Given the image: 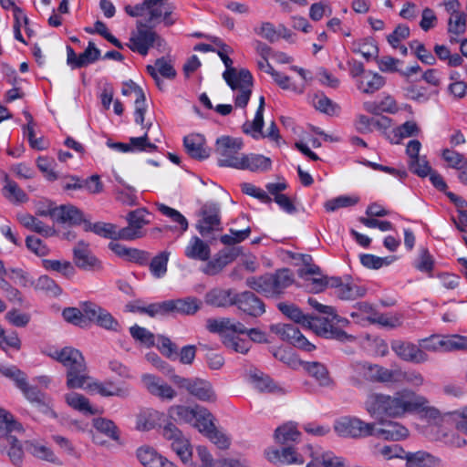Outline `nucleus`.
Returning <instances> with one entry per match:
<instances>
[{
  "mask_svg": "<svg viewBox=\"0 0 467 467\" xmlns=\"http://www.w3.org/2000/svg\"><path fill=\"white\" fill-rule=\"evenodd\" d=\"M109 248L118 256L140 265L146 264L149 258L146 252L135 248H129L116 242H110Z\"/></svg>",
  "mask_w": 467,
  "mask_h": 467,
  "instance_id": "30",
  "label": "nucleus"
},
{
  "mask_svg": "<svg viewBox=\"0 0 467 467\" xmlns=\"http://www.w3.org/2000/svg\"><path fill=\"white\" fill-rule=\"evenodd\" d=\"M152 123L150 122L146 125V131L140 137H131L130 139V152H154L158 147L150 142L149 137V130L151 128Z\"/></svg>",
  "mask_w": 467,
  "mask_h": 467,
  "instance_id": "37",
  "label": "nucleus"
},
{
  "mask_svg": "<svg viewBox=\"0 0 467 467\" xmlns=\"http://www.w3.org/2000/svg\"><path fill=\"white\" fill-rule=\"evenodd\" d=\"M425 404L419 408L415 411V413H420L423 418L428 420L430 422H433L435 424L446 422L451 419V413H446L442 415L438 409L430 406V402L427 398H425Z\"/></svg>",
  "mask_w": 467,
  "mask_h": 467,
  "instance_id": "46",
  "label": "nucleus"
},
{
  "mask_svg": "<svg viewBox=\"0 0 467 467\" xmlns=\"http://www.w3.org/2000/svg\"><path fill=\"white\" fill-rule=\"evenodd\" d=\"M145 10L149 15L146 20L149 25L153 24L161 17H163L166 26H171L174 23L171 18L174 6L169 3V0H143L140 5L125 6V12L132 17L143 16Z\"/></svg>",
  "mask_w": 467,
  "mask_h": 467,
  "instance_id": "5",
  "label": "nucleus"
},
{
  "mask_svg": "<svg viewBox=\"0 0 467 467\" xmlns=\"http://www.w3.org/2000/svg\"><path fill=\"white\" fill-rule=\"evenodd\" d=\"M62 316L67 322L80 327H87L89 324V320L85 312V303H83L81 309L77 307L65 308L62 312Z\"/></svg>",
  "mask_w": 467,
  "mask_h": 467,
  "instance_id": "43",
  "label": "nucleus"
},
{
  "mask_svg": "<svg viewBox=\"0 0 467 467\" xmlns=\"http://www.w3.org/2000/svg\"><path fill=\"white\" fill-rule=\"evenodd\" d=\"M47 213L52 220L60 223L80 224L84 220L82 212L70 204L54 206L48 203Z\"/></svg>",
  "mask_w": 467,
  "mask_h": 467,
  "instance_id": "18",
  "label": "nucleus"
},
{
  "mask_svg": "<svg viewBox=\"0 0 467 467\" xmlns=\"http://www.w3.org/2000/svg\"><path fill=\"white\" fill-rule=\"evenodd\" d=\"M404 382L413 387H420L424 383V378L420 372L414 369H391L390 383L400 384Z\"/></svg>",
  "mask_w": 467,
  "mask_h": 467,
  "instance_id": "33",
  "label": "nucleus"
},
{
  "mask_svg": "<svg viewBox=\"0 0 467 467\" xmlns=\"http://www.w3.org/2000/svg\"><path fill=\"white\" fill-rule=\"evenodd\" d=\"M201 406L189 407L184 405H174L171 406L168 412L171 418L175 420L184 423L192 424L196 415L198 414Z\"/></svg>",
  "mask_w": 467,
  "mask_h": 467,
  "instance_id": "36",
  "label": "nucleus"
},
{
  "mask_svg": "<svg viewBox=\"0 0 467 467\" xmlns=\"http://www.w3.org/2000/svg\"><path fill=\"white\" fill-rule=\"evenodd\" d=\"M161 38L151 28L141 22L137 23V28L130 34L128 47L133 52H137L141 56H146L150 47L156 43L161 45Z\"/></svg>",
  "mask_w": 467,
  "mask_h": 467,
  "instance_id": "9",
  "label": "nucleus"
},
{
  "mask_svg": "<svg viewBox=\"0 0 467 467\" xmlns=\"http://www.w3.org/2000/svg\"><path fill=\"white\" fill-rule=\"evenodd\" d=\"M385 82L384 77L369 70L357 80V88L362 93L372 94L379 90L385 85Z\"/></svg>",
  "mask_w": 467,
  "mask_h": 467,
  "instance_id": "31",
  "label": "nucleus"
},
{
  "mask_svg": "<svg viewBox=\"0 0 467 467\" xmlns=\"http://www.w3.org/2000/svg\"><path fill=\"white\" fill-rule=\"evenodd\" d=\"M162 436L171 441V449L183 463L191 462L192 456L191 443L174 423L168 422L164 425Z\"/></svg>",
  "mask_w": 467,
  "mask_h": 467,
  "instance_id": "10",
  "label": "nucleus"
},
{
  "mask_svg": "<svg viewBox=\"0 0 467 467\" xmlns=\"http://www.w3.org/2000/svg\"><path fill=\"white\" fill-rule=\"evenodd\" d=\"M168 422L164 413L158 410H151L140 418L138 428L143 431H149L157 426H164Z\"/></svg>",
  "mask_w": 467,
  "mask_h": 467,
  "instance_id": "41",
  "label": "nucleus"
},
{
  "mask_svg": "<svg viewBox=\"0 0 467 467\" xmlns=\"http://www.w3.org/2000/svg\"><path fill=\"white\" fill-rule=\"evenodd\" d=\"M100 56V50L95 47L93 42H88V45L85 51L78 55L77 67H86L91 63H94L99 59Z\"/></svg>",
  "mask_w": 467,
  "mask_h": 467,
  "instance_id": "63",
  "label": "nucleus"
},
{
  "mask_svg": "<svg viewBox=\"0 0 467 467\" xmlns=\"http://www.w3.org/2000/svg\"><path fill=\"white\" fill-rule=\"evenodd\" d=\"M347 325L348 324L337 323V320L334 319L333 317L330 316L319 317L309 315L306 327L311 329L317 336L325 338L335 339L340 342L353 341L355 337L348 335L339 327Z\"/></svg>",
  "mask_w": 467,
  "mask_h": 467,
  "instance_id": "6",
  "label": "nucleus"
},
{
  "mask_svg": "<svg viewBox=\"0 0 467 467\" xmlns=\"http://www.w3.org/2000/svg\"><path fill=\"white\" fill-rule=\"evenodd\" d=\"M42 266L47 271H55L60 273L67 278L72 277L76 272L72 264L66 260L43 259Z\"/></svg>",
  "mask_w": 467,
  "mask_h": 467,
  "instance_id": "44",
  "label": "nucleus"
},
{
  "mask_svg": "<svg viewBox=\"0 0 467 467\" xmlns=\"http://www.w3.org/2000/svg\"><path fill=\"white\" fill-rule=\"evenodd\" d=\"M173 382L202 401H214L216 400L211 383L206 380L200 379H190L174 376Z\"/></svg>",
  "mask_w": 467,
  "mask_h": 467,
  "instance_id": "13",
  "label": "nucleus"
},
{
  "mask_svg": "<svg viewBox=\"0 0 467 467\" xmlns=\"http://www.w3.org/2000/svg\"><path fill=\"white\" fill-rule=\"evenodd\" d=\"M336 432L342 437L360 438L373 434L374 424L358 418L343 417L335 423Z\"/></svg>",
  "mask_w": 467,
  "mask_h": 467,
  "instance_id": "11",
  "label": "nucleus"
},
{
  "mask_svg": "<svg viewBox=\"0 0 467 467\" xmlns=\"http://www.w3.org/2000/svg\"><path fill=\"white\" fill-rule=\"evenodd\" d=\"M272 161L261 154H244L241 156L237 170H248L254 172H264L271 169Z\"/></svg>",
  "mask_w": 467,
  "mask_h": 467,
  "instance_id": "26",
  "label": "nucleus"
},
{
  "mask_svg": "<svg viewBox=\"0 0 467 467\" xmlns=\"http://www.w3.org/2000/svg\"><path fill=\"white\" fill-rule=\"evenodd\" d=\"M299 437L300 432L298 431L296 425L292 422H288L278 427L275 431V438L276 441L281 444L296 441Z\"/></svg>",
  "mask_w": 467,
  "mask_h": 467,
  "instance_id": "45",
  "label": "nucleus"
},
{
  "mask_svg": "<svg viewBox=\"0 0 467 467\" xmlns=\"http://www.w3.org/2000/svg\"><path fill=\"white\" fill-rule=\"evenodd\" d=\"M202 219L197 228L202 235H208L214 231L221 230L220 208L216 203H206L202 207Z\"/></svg>",
  "mask_w": 467,
  "mask_h": 467,
  "instance_id": "16",
  "label": "nucleus"
},
{
  "mask_svg": "<svg viewBox=\"0 0 467 467\" xmlns=\"http://www.w3.org/2000/svg\"><path fill=\"white\" fill-rule=\"evenodd\" d=\"M235 294L231 288L213 287L205 294L204 302L213 307L226 308L234 306Z\"/></svg>",
  "mask_w": 467,
  "mask_h": 467,
  "instance_id": "22",
  "label": "nucleus"
},
{
  "mask_svg": "<svg viewBox=\"0 0 467 467\" xmlns=\"http://www.w3.org/2000/svg\"><path fill=\"white\" fill-rule=\"evenodd\" d=\"M49 356L67 368V387L68 389L85 388L89 379L87 366L81 352L71 347L56 349Z\"/></svg>",
  "mask_w": 467,
  "mask_h": 467,
  "instance_id": "2",
  "label": "nucleus"
},
{
  "mask_svg": "<svg viewBox=\"0 0 467 467\" xmlns=\"http://www.w3.org/2000/svg\"><path fill=\"white\" fill-rule=\"evenodd\" d=\"M370 451L375 457H381L384 460H391L394 458L403 459L405 451L397 444L380 445L379 443L370 445Z\"/></svg>",
  "mask_w": 467,
  "mask_h": 467,
  "instance_id": "39",
  "label": "nucleus"
},
{
  "mask_svg": "<svg viewBox=\"0 0 467 467\" xmlns=\"http://www.w3.org/2000/svg\"><path fill=\"white\" fill-rule=\"evenodd\" d=\"M266 459L273 464H303L304 458L291 447H285L281 450L269 448L265 451Z\"/></svg>",
  "mask_w": 467,
  "mask_h": 467,
  "instance_id": "20",
  "label": "nucleus"
},
{
  "mask_svg": "<svg viewBox=\"0 0 467 467\" xmlns=\"http://www.w3.org/2000/svg\"><path fill=\"white\" fill-rule=\"evenodd\" d=\"M375 435L387 441H400L409 436V430L397 421H387L376 430Z\"/></svg>",
  "mask_w": 467,
  "mask_h": 467,
  "instance_id": "29",
  "label": "nucleus"
},
{
  "mask_svg": "<svg viewBox=\"0 0 467 467\" xmlns=\"http://www.w3.org/2000/svg\"><path fill=\"white\" fill-rule=\"evenodd\" d=\"M390 348L394 354L403 361L422 364L429 360L428 354L423 352L419 343L414 344L402 339H393L390 341Z\"/></svg>",
  "mask_w": 467,
  "mask_h": 467,
  "instance_id": "12",
  "label": "nucleus"
},
{
  "mask_svg": "<svg viewBox=\"0 0 467 467\" xmlns=\"http://www.w3.org/2000/svg\"><path fill=\"white\" fill-rule=\"evenodd\" d=\"M365 294L366 289L364 287L353 282H346L340 286L336 296L342 300H356L364 296Z\"/></svg>",
  "mask_w": 467,
  "mask_h": 467,
  "instance_id": "49",
  "label": "nucleus"
},
{
  "mask_svg": "<svg viewBox=\"0 0 467 467\" xmlns=\"http://www.w3.org/2000/svg\"><path fill=\"white\" fill-rule=\"evenodd\" d=\"M141 382L149 393L161 400H171L176 396V391L172 387L155 375L143 374Z\"/></svg>",
  "mask_w": 467,
  "mask_h": 467,
  "instance_id": "19",
  "label": "nucleus"
},
{
  "mask_svg": "<svg viewBox=\"0 0 467 467\" xmlns=\"http://www.w3.org/2000/svg\"><path fill=\"white\" fill-rule=\"evenodd\" d=\"M368 319L370 323L379 324L389 328H394L401 325V318L398 315L376 313L372 317H368Z\"/></svg>",
  "mask_w": 467,
  "mask_h": 467,
  "instance_id": "60",
  "label": "nucleus"
},
{
  "mask_svg": "<svg viewBox=\"0 0 467 467\" xmlns=\"http://www.w3.org/2000/svg\"><path fill=\"white\" fill-rule=\"evenodd\" d=\"M300 365L304 370L312 377L320 387L332 388L335 385L333 379L330 377L327 368L317 361H301Z\"/></svg>",
  "mask_w": 467,
  "mask_h": 467,
  "instance_id": "24",
  "label": "nucleus"
},
{
  "mask_svg": "<svg viewBox=\"0 0 467 467\" xmlns=\"http://www.w3.org/2000/svg\"><path fill=\"white\" fill-rule=\"evenodd\" d=\"M20 429L21 425L14 420L13 416L5 410L0 408V437Z\"/></svg>",
  "mask_w": 467,
  "mask_h": 467,
  "instance_id": "61",
  "label": "nucleus"
},
{
  "mask_svg": "<svg viewBox=\"0 0 467 467\" xmlns=\"http://www.w3.org/2000/svg\"><path fill=\"white\" fill-rule=\"evenodd\" d=\"M3 441L7 448V455L14 465L19 466L24 459V450L20 441L11 434V432L3 436Z\"/></svg>",
  "mask_w": 467,
  "mask_h": 467,
  "instance_id": "38",
  "label": "nucleus"
},
{
  "mask_svg": "<svg viewBox=\"0 0 467 467\" xmlns=\"http://www.w3.org/2000/svg\"><path fill=\"white\" fill-rule=\"evenodd\" d=\"M294 282L293 275L289 269L284 268L275 274L247 278L246 285L251 289L265 295L267 297H276L284 293L285 289Z\"/></svg>",
  "mask_w": 467,
  "mask_h": 467,
  "instance_id": "4",
  "label": "nucleus"
},
{
  "mask_svg": "<svg viewBox=\"0 0 467 467\" xmlns=\"http://www.w3.org/2000/svg\"><path fill=\"white\" fill-rule=\"evenodd\" d=\"M136 456L144 467H157L161 462V460L166 458L150 446L140 447L136 451Z\"/></svg>",
  "mask_w": 467,
  "mask_h": 467,
  "instance_id": "40",
  "label": "nucleus"
},
{
  "mask_svg": "<svg viewBox=\"0 0 467 467\" xmlns=\"http://www.w3.org/2000/svg\"><path fill=\"white\" fill-rule=\"evenodd\" d=\"M84 389L96 391L103 397L116 396L124 399L130 395L129 388L117 387L112 381L88 383V380Z\"/></svg>",
  "mask_w": 467,
  "mask_h": 467,
  "instance_id": "28",
  "label": "nucleus"
},
{
  "mask_svg": "<svg viewBox=\"0 0 467 467\" xmlns=\"http://www.w3.org/2000/svg\"><path fill=\"white\" fill-rule=\"evenodd\" d=\"M271 331L278 335L281 339L289 342L296 348H298L304 351L311 352L316 349V346L310 343L294 325H273L271 326Z\"/></svg>",
  "mask_w": 467,
  "mask_h": 467,
  "instance_id": "14",
  "label": "nucleus"
},
{
  "mask_svg": "<svg viewBox=\"0 0 467 467\" xmlns=\"http://www.w3.org/2000/svg\"><path fill=\"white\" fill-rule=\"evenodd\" d=\"M170 257L168 251H162L151 259L150 270L156 278H161L167 273V265Z\"/></svg>",
  "mask_w": 467,
  "mask_h": 467,
  "instance_id": "54",
  "label": "nucleus"
},
{
  "mask_svg": "<svg viewBox=\"0 0 467 467\" xmlns=\"http://www.w3.org/2000/svg\"><path fill=\"white\" fill-rule=\"evenodd\" d=\"M76 265L84 270H90L99 266V261L91 254L88 244L79 241L73 249Z\"/></svg>",
  "mask_w": 467,
  "mask_h": 467,
  "instance_id": "25",
  "label": "nucleus"
},
{
  "mask_svg": "<svg viewBox=\"0 0 467 467\" xmlns=\"http://www.w3.org/2000/svg\"><path fill=\"white\" fill-rule=\"evenodd\" d=\"M311 462H316L317 467H345V462L342 458L336 456L332 451L323 452L319 456L313 458Z\"/></svg>",
  "mask_w": 467,
  "mask_h": 467,
  "instance_id": "64",
  "label": "nucleus"
},
{
  "mask_svg": "<svg viewBox=\"0 0 467 467\" xmlns=\"http://www.w3.org/2000/svg\"><path fill=\"white\" fill-rule=\"evenodd\" d=\"M167 301L168 315H194L202 306V301L194 296Z\"/></svg>",
  "mask_w": 467,
  "mask_h": 467,
  "instance_id": "21",
  "label": "nucleus"
},
{
  "mask_svg": "<svg viewBox=\"0 0 467 467\" xmlns=\"http://www.w3.org/2000/svg\"><path fill=\"white\" fill-rule=\"evenodd\" d=\"M65 400L72 409L85 414L93 415L97 413V410L93 409L88 400L82 394L71 392L65 395Z\"/></svg>",
  "mask_w": 467,
  "mask_h": 467,
  "instance_id": "42",
  "label": "nucleus"
},
{
  "mask_svg": "<svg viewBox=\"0 0 467 467\" xmlns=\"http://www.w3.org/2000/svg\"><path fill=\"white\" fill-rule=\"evenodd\" d=\"M20 223L27 229L36 233L48 236L51 234L52 229L46 225L43 222L29 213H24L19 216Z\"/></svg>",
  "mask_w": 467,
  "mask_h": 467,
  "instance_id": "50",
  "label": "nucleus"
},
{
  "mask_svg": "<svg viewBox=\"0 0 467 467\" xmlns=\"http://www.w3.org/2000/svg\"><path fill=\"white\" fill-rule=\"evenodd\" d=\"M223 62L226 69L223 73V78L227 85L235 92L234 104L239 108H245L250 100L253 88V76L248 69L237 70L233 67V60L229 54L218 55Z\"/></svg>",
  "mask_w": 467,
  "mask_h": 467,
  "instance_id": "3",
  "label": "nucleus"
},
{
  "mask_svg": "<svg viewBox=\"0 0 467 467\" xmlns=\"http://www.w3.org/2000/svg\"><path fill=\"white\" fill-rule=\"evenodd\" d=\"M93 426L94 428L110 438L113 441H119V434L118 427L115 425V423L108 419L105 418H97L93 420Z\"/></svg>",
  "mask_w": 467,
  "mask_h": 467,
  "instance_id": "55",
  "label": "nucleus"
},
{
  "mask_svg": "<svg viewBox=\"0 0 467 467\" xmlns=\"http://www.w3.org/2000/svg\"><path fill=\"white\" fill-rule=\"evenodd\" d=\"M423 352H445V336L431 335L419 340Z\"/></svg>",
  "mask_w": 467,
  "mask_h": 467,
  "instance_id": "51",
  "label": "nucleus"
},
{
  "mask_svg": "<svg viewBox=\"0 0 467 467\" xmlns=\"http://www.w3.org/2000/svg\"><path fill=\"white\" fill-rule=\"evenodd\" d=\"M244 147L243 140L230 136H222L216 140L215 153L218 156V165L236 169Z\"/></svg>",
  "mask_w": 467,
  "mask_h": 467,
  "instance_id": "8",
  "label": "nucleus"
},
{
  "mask_svg": "<svg viewBox=\"0 0 467 467\" xmlns=\"http://www.w3.org/2000/svg\"><path fill=\"white\" fill-rule=\"evenodd\" d=\"M36 290L43 291L51 296H57L61 294L62 290L59 285L48 275L39 276L36 282L31 283Z\"/></svg>",
  "mask_w": 467,
  "mask_h": 467,
  "instance_id": "52",
  "label": "nucleus"
},
{
  "mask_svg": "<svg viewBox=\"0 0 467 467\" xmlns=\"http://www.w3.org/2000/svg\"><path fill=\"white\" fill-rule=\"evenodd\" d=\"M192 425L204 435H206L215 427L213 422V415L203 407H201L198 414L196 415V418L192 422Z\"/></svg>",
  "mask_w": 467,
  "mask_h": 467,
  "instance_id": "53",
  "label": "nucleus"
},
{
  "mask_svg": "<svg viewBox=\"0 0 467 467\" xmlns=\"http://www.w3.org/2000/svg\"><path fill=\"white\" fill-rule=\"evenodd\" d=\"M184 254L189 259L207 261L211 255L210 246L198 236H193L189 241L184 250Z\"/></svg>",
  "mask_w": 467,
  "mask_h": 467,
  "instance_id": "32",
  "label": "nucleus"
},
{
  "mask_svg": "<svg viewBox=\"0 0 467 467\" xmlns=\"http://www.w3.org/2000/svg\"><path fill=\"white\" fill-rule=\"evenodd\" d=\"M359 198L357 196L341 195L327 201L324 207L327 212L333 213L339 208L350 207L357 204Z\"/></svg>",
  "mask_w": 467,
  "mask_h": 467,
  "instance_id": "58",
  "label": "nucleus"
},
{
  "mask_svg": "<svg viewBox=\"0 0 467 467\" xmlns=\"http://www.w3.org/2000/svg\"><path fill=\"white\" fill-rule=\"evenodd\" d=\"M410 47L414 51L415 56L426 65H434L436 63L435 57L429 51L425 46L418 40L410 43Z\"/></svg>",
  "mask_w": 467,
  "mask_h": 467,
  "instance_id": "62",
  "label": "nucleus"
},
{
  "mask_svg": "<svg viewBox=\"0 0 467 467\" xmlns=\"http://www.w3.org/2000/svg\"><path fill=\"white\" fill-rule=\"evenodd\" d=\"M467 16L463 12L450 15L448 20V33L451 35V42H456L457 39L452 36H461L466 31Z\"/></svg>",
  "mask_w": 467,
  "mask_h": 467,
  "instance_id": "47",
  "label": "nucleus"
},
{
  "mask_svg": "<svg viewBox=\"0 0 467 467\" xmlns=\"http://www.w3.org/2000/svg\"><path fill=\"white\" fill-rule=\"evenodd\" d=\"M116 228L117 226L113 223L99 222L86 224L85 230L93 232L104 238L116 240Z\"/></svg>",
  "mask_w": 467,
  "mask_h": 467,
  "instance_id": "57",
  "label": "nucleus"
},
{
  "mask_svg": "<svg viewBox=\"0 0 467 467\" xmlns=\"http://www.w3.org/2000/svg\"><path fill=\"white\" fill-rule=\"evenodd\" d=\"M350 381L354 386H361L364 382L390 383L391 369L382 366L357 361L350 365Z\"/></svg>",
  "mask_w": 467,
  "mask_h": 467,
  "instance_id": "7",
  "label": "nucleus"
},
{
  "mask_svg": "<svg viewBox=\"0 0 467 467\" xmlns=\"http://www.w3.org/2000/svg\"><path fill=\"white\" fill-rule=\"evenodd\" d=\"M425 397L409 389H402L393 395L371 393L365 401L368 413L376 420L385 416L400 418L412 414L425 404Z\"/></svg>",
  "mask_w": 467,
  "mask_h": 467,
  "instance_id": "1",
  "label": "nucleus"
},
{
  "mask_svg": "<svg viewBox=\"0 0 467 467\" xmlns=\"http://www.w3.org/2000/svg\"><path fill=\"white\" fill-rule=\"evenodd\" d=\"M419 132L420 128L415 121H406L396 129H393L388 134V139L391 143L399 144L403 139L417 136Z\"/></svg>",
  "mask_w": 467,
  "mask_h": 467,
  "instance_id": "35",
  "label": "nucleus"
},
{
  "mask_svg": "<svg viewBox=\"0 0 467 467\" xmlns=\"http://www.w3.org/2000/svg\"><path fill=\"white\" fill-rule=\"evenodd\" d=\"M234 306H236L244 314L254 317H258L265 312V303L250 291L235 294Z\"/></svg>",
  "mask_w": 467,
  "mask_h": 467,
  "instance_id": "17",
  "label": "nucleus"
},
{
  "mask_svg": "<svg viewBox=\"0 0 467 467\" xmlns=\"http://www.w3.org/2000/svg\"><path fill=\"white\" fill-rule=\"evenodd\" d=\"M277 308L288 318L306 327L309 315H305L296 305L281 302L277 305Z\"/></svg>",
  "mask_w": 467,
  "mask_h": 467,
  "instance_id": "48",
  "label": "nucleus"
},
{
  "mask_svg": "<svg viewBox=\"0 0 467 467\" xmlns=\"http://www.w3.org/2000/svg\"><path fill=\"white\" fill-rule=\"evenodd\" d=\"M205 144V139L201 134H190L183 139V145L187 154L198 161L206 160L210 156V149Z\"/></svg>",
  "mask_w": 467,
  "mask_h": 467,
  "instance_id": "23",
  "label": "nucleus"
},
{
  "mask_svg": "<svg viewBox=\"0 0 467 467\" xmlns=\"http://www.w3.org/2000/svg\"><path fill=\"white\" fill-rule=\"evenodd\" d=\"M131 337L138 342L147 347H151L155 344L154 335L145 327L134 325L130 327Z\"/></svg>",
  "mask_w": 467,
  "mask_h": 467,
  "instance_id": "59",
  "label": "nucleus"
},
{
  "mask_svg": "<svg viewBox=\"0 0 467 467\" xmlns=\"http://www.w3.org/2000/svg\"><path fill=\"white\" fill-rule=\"evenodd\" d=\"M26 450L34 457L57 465L61 464V461L59 460V458L54 453V451L50 448L43 444H40L39 442L35 441H26Z\"/></svg>",
  "mask_w": 467,
  "mask_h": 467,
  "instance_id": "34",
  "label": "nucleus"
},
{
  "mask_svg": "<svg viewBox=\"0 0 467 467\" xmlns=\"http://www.w3.org/2000/svg\"><path fill=\"white\" fill-rule=\"evenodd\" d=\"M406 467H441V460L425 451L404 453Z\"/></svg>",
  "mask_w": 467,
  "mask_h": 467,
  "instance_id": "27",
  "label": "nucleus"
},
{
  "mask_svg": "<svg viewBox=\"0 0 467 467\" xmlns=\"http://www.w3.org/2000/svg\"><path fill=\"white\" fill-rule=\"evenodd\" d=\"M85 312L89 322L106 330L119 332L121 328L119 321L108 310L94 303L85 302Z\"/></svg>",
  "mask_w": 467,
  "mask_h": 467,
  "instance_id": "15",
  "label": "nucleus"
},
{
  "mask_svg": "<svg viewBox=\"0 0 467 467\" xmlns=\"http://www.w3.org/2000/svg\"><path fill=\"white\" fill-rule=\"evenodd\" d=\"M158 210L164 216L170 218L172 223H177L182 233L187 231L188 221L179 211L162 203L158 204Z\"/></svg>",
  "mask_w": 467,
  "mask_h": 467,
  "instance_id": "56",
  "label": "nucleus"
}]
</instances>
